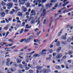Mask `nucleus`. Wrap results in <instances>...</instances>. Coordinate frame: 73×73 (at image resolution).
Segmentation results:
<instances>
[{"instance_id":"f257e3e1","label":"nucleus","mask_w":73,"mask_h":73,"mask_svg":"<svg viewBox=\"0 0 73 73\" xmlns=\"http://www.w3.org/2000/svg\"><path fill=\"white\" fill-rule=\"evenodd\" d=\"M10 58H7V62L6 63V65L7 66H9V65H11L12 64H13V62L12 61L11 62H10Z\"/></svg>"},{"instance_id":"f03ea898","label":"nucleus","mask_w":73,"mask_h":73,"mask_svg":"<svg viewBox=\"0 0 73 73\" xmlns=\"http://www.w3.org/2000/svg\"><path fill=\"white\" fill-rule=\"evenodd\" d=\"M32 39V36H31L30 38H28L27 39L25 38V42L26 43L29 42Z\"/></svg>"},{"instance_id":"7ed1b4c3","label":"nucleus","mask_w":73,"mask_h":73,"mask_svg":"<svg viewBox=\"0 0 73 73\" xmlns=\"http://www.w3.org/2000/svg\"><path fill=\"white\" fill-rule=\"evenodd\" d=\"M13 5V3H11L7 4V9H9L11 7H12Z\"/></svg>"},{"instance_id":"20e7f679","label":"nucleus","mask_w":73,"mask_h":73,"mask_svg":"<svg viewBox=\"0 0 73 73\" xmlns=\"http://www.w3.org/2000/svg\"><path fill=\"white\" fill-rule=\"evenodd\" d=\"M46 14V12L45 11V9H43L42 11V13L41 14V15H40V17H42V16L43 17L42 18V19L44 18L43 17L45 16Z\"/></svg>"},{"instance_id":"39448f33","label":"nucleus","mask_w":73,"mask_h":73,"mask_svg":"<svg viewBox=\"0 0 73 73\" xmlns=\"http://www.w3.org/2000/svg\"><path fill=\"white\" fill-rule=\"evenodd\" d=\"M62 57V54L61 53L58 54L56 57V59H60Z\"/></svg>"},{"instance_id":"423d86ee","label":"nucleus","mask_w":73,"mask_h":73,"mask_svg":"<svg viewBox=\"0 0 73 73\" xmlns=\"http://www.w3.org/2000/svg\"><path fill=\"white\" fill-rule=\"evenodd\" d=\"M28 0H21V1L20 0H19V3H21V4L23 5L25 4V1H27Z\"/></svg>"},{"instance_id":"0eeeda50","label":"nucleus","mask_w":73,"mask_h":73,"mask_svg":"<svg viewBox=\"0 0 73 73\" xmlns=\"http://www.w3.org/2000/svg\"><path fill=\"white\" fill-rule=\"evenodd\" d=\"M52 3L46 4V9H48V8H50V7H52Z\"/></svg>"},{"instance_id":"6e6552de","label":"nucleus","mask_w":73,"mask_h":73,"mask_svg":"<svg viewBox=\"0 0 73 73\" xmlns=\"http://www.w3.org/2000/svg\"><path fill=\"white\" fill-rule=\"evenodd\" d=\"M33 17H31V19L32 20L31 21V24H35V19H33Z\"/></svg>"},{"instance_id":"1a4fd4ad","label":"nucleus","mask_w":73,"mask_h":73,"mask_svg":"<svg viewBox=\"0 0 73 73\" xmlns=\"http://www.w3.org/2000/svg\"><path fill=\"white\" fill-rule=\"evenodd\" d=\"M17 62L18 64H20L21 62V60L19 58H17Z\"/></svg>"},{"instance_id":"9d476101","label":"nucleus","mask_w":73,"mask_h":73,"mask_svg":"<svg viewBox=\"0 0 73 73\" xmlns=\"http://www.w3.org/2000/svg\"><path fill=\"white\" fill-rule=\"evenodd\" d=\"M46 51H47V50H42V52L40 53V54H46L45 52H46Z\"/></svg>"},{"instance_id":"9b49d317","label":"nucleus","mask_w":73,"mask_h":73,"mask_svg":"<svg viewBox=\"0 0 73 73\" xmlns=\"http://www.w3.org/2000/svg\"><path fill=\"white\" fill-rule=\"evenodd\" d=\"M24 31V29H20L18 31V32H19L20 34H21Z\"/></svg>"},{"instance_id":"f8f14e48","label":"nucleus","mask_w":73,"mask_h":73,"mask_svg":"<svg viewBox=\"0 0 73 73\" xmlns=\"http://www.w3.org/2000/svg\"><path fill=\"white\" fill-rule=\"evenodd\" d=\"M22 8L23 10V11L25 12L27 11V9L25 7H24V6H23L22 7Z\"/></svg>"},{"instance_id":"ddd939ff","label":"nucleus","mask_w":73,"mask_h":73,"mask_svg":"<svg viewBox=\"0 0 73 73\" xmlns=\"http://www.w3.org/2000/svg\"><path fill=\"white\" fill-rule=\"evenodd\" d=\"M61 39L62 40H66V37L64 35H63L61 37Z\"/></svg>"},{"instance_id":"4468645a","label":"nucleus","mask_w":73,"mask_h":73,"mask_svg":"<svg viewBox=\"0 0 73 73\" xmlns=\"http://www.w3.org/2000/svg\"><path fill=\"white\" fill-rule=\"evenodd\" d=\"M39 20H40V17L38 18V20L36 21H35V23H38L36 25H38V24H39V23H40V21Z\"/></svg>"},{"instance_id":"2eb2a0df","label":"nucleus","mask_w":73,"mask_h":73,"mask_svg":"<svg viewBox=\"0 0 73 73\" xmlns=\"http://www.w3.org/2000/svg\"><path fill=\"white\" fill-rule=\"evenodd\" d=\"M17 15L18 16H23V15L21 12H19L17 13Z\"/></svg>"},{"instance_id":"dca6fc26","label":"nucleus","mask_w":73,"mask_h":73,"mask_svg":"<svg viewBox=\"0 0 73 73\" xmlns=\"http://www.w3.org/2000/svg\"><path fill=\"white\" fill-rule=\"evenodd\" d=\"M32 27V26H28V25L27 24L26 25V29H31V28Z\"/></svg>"},{"instance_id":"f3484780","label":"nucleus","mask_w":73,"mask_h":73,"mask_svg":"<svg viewBox=\"0 0 73 73\" xmlns=\"http://www.w3.org/2000/svg\"><path fill=\"white\" fill-rule=\"evenodd\" d=\"M31 13L33 14V15H36L35 11L34 10H32L31 11Z\"/></svg>"},{"instance_id":"a211bd4d","label":"nucleus","mask_w":73,"mask_h":73,"mask_svg":"<svg viewBox=\"0 0 73 73\" xmlns=\"http://www.w3.org/2000/svg\"><path fill=\"white\" fill-rule=\"evenodd\" d=\"M11 72H15V71H16V68L15 67H12L11 68Z\"/></svg>"},{"instance_id":"6ab92c4d","label":"nucleus","mask_w":73,"mask_h":73,"mask_svg":"<svg viewBox=\"0 0 73 73\" xmlns=\"http://www.w3.org/2000/svg\"><path fill=\"white\" fill-rule=\"evenodd\" d=\"M58 7V4L56 3L55 5L54 6V7L52 8V9H56V8Z\"/></svg>"},{"instance_id":"aec40b11","label":"nucleus","mask_w":73,"mask_h":73,"mask_svg":"<svg viewBox=\"0 0 73 73\" xmlns=\"http://www.w3.org/2000/svg\"><path fill=\"white\" fill-rule=\"evenodd\" d=\"M5 15V13L4 12H2L1 13V16L2 17H4Z\"/></svg>"},{"instance_id":"412c9836","label":"nucleus","mask_w":73,"mask_h":73,"mask_svg":"<svg viewBox=\"0 0 73 73\" xmlns=\"http://www.w3.org/2000/svg\"><path fill=\"white\" fill-rule=\"evenodd\" d=\"M1 4L3 6H5L6 5V3L4 1H2Z\"/></svg>"},{"instance_id":"4be33fe9","label":"nucleus","mask_w":73,"mask_h":73,"mask_svg":"<svg viewBox=\"0 0 73 73\" xmlns=\"http://www.w3.org/2000/svg\"><path fill=\"white\" fill-rule=\"evenodd\" d=\"M61 48L60 47H59L56 50V52H59L61 50Z\"/></svg>"},{"instance_id":"5701e85b","label":"nucleus","mask_w":73,"mask_h":73,"mask_svg":"<svg viewBox=\"0 0 73 73\" xmlns=\"http://www.w3.org/2000/svg\"><path fill=\"white\" fill-rule=\"evenodd\" d=\"M13 66L14 67H17V64L16 63L14 62L13 64Z\"/></svg>"},{"instance_id":"b1692460","label":"nucleus","mask_w":73,"mask_h":73,"mask_svg":"<svg viewBox=\"0 0 73 73\" xmlns=\"http://www.w3.org/2000/svg\"><path fill=\"white\" fill-rule=\"evenodd\" d=\"M48 18H47L46 19H45V20H44L43 23V24H45L46 23H47V21H48Z\"/></svg>"},{"instance_id":"393cba45","label":"nucleus","mask_w":73,"mask_h":73,"mask_svg":"<svg viewBox=\"0 0 73 73\" xmlns=\"http://www.w3.org/2000/svg\"><path fill=\"white\" fill-rule=\"evenodd\" d=\"M72 53H73V51H70L68 52V55H71Z\"/></svg>"},{"instance_id":"a878e982","label":"nucleus","mask_w":73,"mask_h":73,"mask_svg":"<svg viewBox=\"0 0 73 73\" xmlns=\"http://www.w3.org/2000/svg\"><path fill=\"white\" fill-rule=\"evenodd\" d=\"M48 51L50 52V53H52L53 52V50H52V49H48Z\"/></svg>"},{"instance_id":"bb28decb","label":"nucleus","mask_w":73,"mask_h":73,"mask_svg":"<svg viewBox=\"0 0 73 73\" xmlns=\"http://www.w3.org/2000/svg\"><path fill=\"white\" fill-rule=\"evenodd\" d=\"M19 67L21 69H23V65L22 64H19Z\"/></svg>"},{"instance_id":"cd10ccee","label":"nucleus","mask_w":73,"mask_h":73,"mask_svg":"<svg viewBox=\"0 0 73 73\" xmlns=\"http://www.w3.org/2000/svg\"><path fill=\"white\" fill-rule=\"evenodd\" d=\"M49 71L46 69H44V72L45 73H48Z\"/></svg>"},{"instance_id":"c85d7f7f","label":"nucleus","mask_w":73,"mask_h":73,"mask_svg":"<svg viewBox=\"0 0 73 73\" xmlns=\"http://www.w3.org/2000/svg\"><path fill=\"white\" fill-rule=\"evenodd\" d=\"M71 40H72V38H69L68 39L67 41L68 42H71Z\"/></svg>"},{"instance_id":"c756f323","label":"nucleus","mask_w":73,"mask_h":73,"mask_svg":"<svg viewBox=\"0 0 73 73\" xmlns=\"http://www.w3.org/2000/svg\"><path fill=\"white\" fill-rule=\"evenodd\" d=\"M10 26V24H8L4 28V29H5L6 28H8V27H9Z\"/></svg>"},{"instance_id":"7c9ffc66","label":"nucleus","mask_w":73,"mask_h":73,"mask_svg":"<svg viewBox=\"0 0 73 73\" xmlns=\"http://www.w3.org/2000/svg\"><path fill=\"white\" fill-rule=\"evenodd\" d=\"M40 56L38 54H34L33 56L34 57H38V56Z\"/></svg>"},{"instance_id":"2f4dec72","label":"nucleus","mask_w":73,"mask_h":73,"mask_svg":"<svg viewBox=\"0 0 73 73\" xmlns=\"http://www.w3.org/2000/svg\"><path fill=\"white\" fill-rule=\"evenodd\" d=\"M55 68L56 69H61L60 67L58 66H55Z\"/></svg>"},{"instance_id":"473e14b6","label":"nucleus","mask_w":73,"mask_h":73,"mask_svg":"<svg viewBox=\"0 0 73 73\" xmlns=\"http://www.w3.org/2000/svg\"><path fill=\"white\" fill-rule=\"evenodd\" d=\"M27 7H30V3H28L26 4Z\"/></svg>"},{"instance_id":"72a5a7b5","label":"nucleus","mask_w":73,"mask_h":73,"mask_svg":"<svg viewBox=\"0 0 73 73\" xmlns=\"http://www.w3.org/2000/svg\"><path fill=\"white\" fill-rule=\"evenodd\" d=\"M43 5L40 3H38V7H43Z\"/></svg>"},{"instance_id":"f704fd0d","label":"nucleus","mask_w":73,"mask_h":73,"mask_svg":"<svg viewBox=\"0 0 73 73\" xmlns=\"http://www.w3.org/2000/svg\"><path fill=\"white\" fill-rule=\"evenodd\" d=\"M60 42L58 41L56 43V45L57 46H60Z\"/></svg>"},{"instance_id":"c9c22d12","label":"nucleus","mask_w":73,"mask_h":73,"mask_svg":"<svg viewBox=\"0 0 73 73\" xmlns=\"http://www.w3.org/2000/svg\"><path fill=\"white\" fill-rule=\"evenodd\" d=\"M36 69H39V70L41 69V67L39 66H37L36 67Z\"/></svg>"},{"instance_id":"e433bc0d","label":"nucleus","mask_w":73,"mask_h":73,"mask_svg":"<svg viewBox=\"0 0 73 73\" xmlns=\"http://www.w3.org/2000/svg\"><path fill=\"white\" fill-rule=\"evenodd\" d=\"M57 0H51L50 1L51 3H55L56 2Z\"/></svg>"},{"instance_id":"4c0bfd02","label":"nucleus","mask_w":73,"mask_h":73,"mask_svg":"<svg viewBox=\"0 0 73 73\" xmlns=\"http://www.w3.org/2000/svg\"><path fill=\"white\" fill-rule=\"evenodd\" d=\"M25 39H22L20 40V42H23V41L25 42Z\"/></svg>"},{"instance_id":"58836bf2","label":"nucleus","mask_w":73,"mask_h":73,"mask_svg":"<svg viewBox=\"0 0 73 73\" xmlns=\"http://www.w3.org/2000/svg\"><path fill=\"white\" fill-rule=\"evenodd\" d=\"M62 44H63V45H65V44H66V41H62Z\"/></svg>"},{"instance_id":"ea45409f","label":"nucleus","mask_w":73,"mask_h":73,"mask_svg":"<svg viewBox=\"0 0 73 73\" xmlns=\"http://www.w3.org/2000/svg\"><path fill=\"white\" fill-rule=\"evenodd\" d=\"M5 23V20H3L0 22V23L1 24H2V23Z\"/></svg>"},{"instance_id":"a19ab883","label":"nucleus","mask_w":73,"mask_h":73,"mask_svg":"<svg viewBox=\"0 0 73 73\" xmlns=\"http://www.w3.org/2000/svg\"><path fill=\"white\" fill-rule=\"evenodd\" d=\"M9 41L11 42H14V39H9Z\"/></svg>"},{"instance_id":"79ce46f5","label":"nucleus","mask_w":73,"mask_h":73,"mask_svg":"<svg viewBox=\"0 0 73 73\" xmlns=\"http://www.w3.org/2000/svg\"><path fill=\"white\" fill-rule=\"evenodd\" d=\"M15 47H16V46L11 47L10 48L11 49H15Z\"/></svg>"},{"instance_id":"37998d69","label":"nucleus","mask_w":73,"mask_h":73,"mask_svg":"<svg viewBox=\"0 0 73 73\" xmlns=\"http://www.w3.org/2000/svg\"><path fill=\"white\" fill-rule=\"evenodd\" d=\"M36 1L37 3H38V4H40L41 1V0H37Z\"/></svg>"},{"instance_id":"c03bdc74","label":"nucleus","mask_w":73,"mask_h":73,"mask_svg":"<svg viewBox=\"0 0 73 73\" xmlns=\"http://www.w3.org/2000/svg\"><path fill=\"white\" fill-rule=\"evenodd\" d=\"M29 72L30 73H33V71L32 70H30L29 71Z\"/></svg>"},{"instance_id":"a18cd8bd","label":"nucleus","mask_w":73,"mask_h":73,"mask_svg":"<svg viewBox=\"0 0 73 73\" xmlns=\"http://www.w3.org/2000/svg\"><path fill=\"white\" fill-rule=\"evenodd\" d=\"M9 32H7L6 33V35L5 36V37H7V36L8 35V34H9Z\"/></svg>"},{"instance_id":"49530a36","label":"nucleus","mask_w":73,"mask_h":73,"mask_svg":"<svg viewBox=\"0 0 73 73\" xmlns=\"http://www.w3.org/2000/svg\"><path fill=\"white\" fill-rule=\"evenodd\" d=\"M61 33H62V31H60V32H59L58 33V37H59V36H60L61 35Z\"/></svg>"},{"instance_id":"de8ad7c7","label":"nucleus","mask_w":73,"mask_h":73,"mask_svg":"<svg viewBox=\"0 0 73 73\" xmlns=\"http://www.w3.org/2000/svg\"><path fill=\"white\" fill-rule=\"evenodd\" d=\"M62 58L63 60H65V58H66V56H63L62 57Z\"/></svg>"},{"instance_id":"09e8293b","label":"nucleus","mask_w":73,"mask_h":73,"mask_svg":"<svg viewBox=\"0 0 73 73\" xmlns=\"http://www.w3.org/2000/svg\"><path fill=\"white\" fill-rule=\"evenodd\" d=\"M53 56V57H55L56 55V53H53L52 54Z\"/></svg>"},{"instance_id":"8fccbe9b","label":"nucleus","mask_w":73,"mask_h":73,"mask_svg":"<svg viewBox=\"0 0 73 73\" xmlns=\"http://www.w3.org/2000/svg\"><path fill=\"white\" fill-rule=\"evenodd\" d=\"M46 60H51V58L50 57L47 58H46Z\"/></svg>"},{"instance_id":"3c124183","label":"nucleus","mask_w":73,"mask_h":73,"mask_svg":"<svg viewBox=\"0 0 73 73\" xmlns=\"http://www.w3.org/2000/svg\"><path fill=\"white\" fill-rule=\"evenodd\" d=\"M13 1L14 3H17V0H13Z\"/></svg>"},{"instance_id":"603ef678","label":"nucleus","mask_w":73,"mask_h":73,"mask_svg":"<svg viewBox=\"0 0 73 73\" xmlns=\"http://www.w3.org/2000/svg\"><path fill=\"white\" fill-rule=\"evenodd\" d=\"M31 19H32V17H30L28 18L27 20H28V21H30L31 20Z\"/></svg>"},{"instance_id":"864d4df0","label":"nucleus","mask_w":73,"mask_h":73,"mask_svg":"<svg viewBox=\"0 0 73 73\" xmlns=\"http://www.w3.org/2000/svg\"><path fill=\"white\" fill-rule=\"evenodd\" d=\"M70 28V25H68L66 26V28Z\"/></svg>"},{"instance_id":"5fc2aeb1","label":"nucleus","mask_w":73,"mask_h":73,"mask_svg":"<svg viewBox=\"0 0 73 73\" xmlns=\"http://www.w3.org/2000/svg\"><path fill=\"white\" fill-rule=\"evenodd\" d=\"M29 67H27L25 68V69L26 70H29Z\"/></svg>"},{"instance_id":"6e6d98bb","label":"nucleus","mask_w":73,"mask_h":73,"mask_svg":"<svg viewBox=\"0 0 73 73\" xmlns=\"http://www.w3.org/2000/svg\"><path fill=\"white\" fill-rule=\"evenodd\" d=\"M41 32V31H39V32H38L36 34L37 36H38V35H39V34Z\"/></svg>"},{"instance_id":"4d7b16f0","label":"nucleus","mask_w":73,"mask_h":73,"mask_svg":"<svg viewBox=\"0 0 73 73\" xmlns=\"http://www.w3.org/2000/svg\"><path fill=\"white\" fill-rule=\"evenodd\" d=\"M8 12H9V10H5V12L6 13H8Z\"/></svg>"},{"instance_id":"13d9d810","label":"nucleus","mask_w":73,"mask_h":73,"mask_svg":"<svg viewBox=\"0 0 73 73\" xmlns=\"http://www.w3.org/2000/svg\"><path fill=\"white\" fill-rule=\"evenodd\" d=\"M36 41L37 42H40L41 41V39H36Z\"/></svg>"},{"instance_id":"bf43d9fd","label":"nucleus","mask_w":73,"mask_h":73,"mask_svg":"<svg viewBox=\"0 0 73 73\" xmlns=\"http://www.w3.org/2000/svg\"><path fill=\"white\" fill-rule=\"evenodd\" d=\"M68 62L69 63H71L72 62V60H68Z\"/></svg>"},{"instance_id":"052dcab7","label":"nucleus","mask_w":73,"mask_h":73,"mask_svg":"<svg viewBox=\"0 0 73 73\" xmlns=\"http://www.w3.org/2000/svg\"><path fill=\"white\" fill-rule=\"evenodd\" d=\"M61 66L62 68H65V66H64V65H61Z\"/></svg>"},{"instance_id":"680f3d73","label":"nucleus","mask_w":73,"mask_h":73,"mask_svg":"<svg viewBox=\"0 0 73 73\" xmlns=\"http://www.w3.org/2000/svg\"><path fill=\"white\" fill-rule=\"evenodd\" d=\"M26 61L27 62H29V60L28 59V58H26Z\"/></svg>"},{"instance_id":"e2e57ef3","label":"nucleus","mask_w":73,"mask_h":73,"mask_svg":"<svg viewBox=\"0 0 73 73\" xmlns=\"http://www.w3.org/2000/svg\"><path fill=\"white\" fill-rule=\"evenodd\" d=\"M17 23H21V21L20 20H18L17 21Z\"/></svg>"},{"instance_id":"0e129e2a","label":"nucleus","mask_w":73,"mask_h":73,"mask_svg":"<svg viewBox=\"0 0 73 73\" xmlns=\"http://www.w3.org/2000/svg\"><path fill=\"white\" fill-rule=\"evenodd\" d=\"M46 1L45 0H42V3H44V2H45Z\"/></svg>"},{"instance_id":"69168bd1","label":"nucleus","mask_w":73,"mask_h":73,"mask_svg":"<svg viewBox=\"0 0 73 73\" xmlns=\"http://www.w3.org/2000/svg\"><path fill=\"white\" fill-rule=\"evenodd\" d=\"M28 66L27 65V63H25L24 64V66L25 67H27Z\"/></svg>"},{"instance_id":"338daca9","label":"nucleus","mask_w":73,"mask_h":73,"mask_svg":"<svg viewBox=\"0 0 73 73\" xmlns=\"http://www.w3.org/2000/svg\"><path fill=\"white\" fill-rule=\"evenodd\" d=\"M36 73H39V69H37L36 71Z\"/></svg>"},{"instance_id":"774afa93","label":"nucleus","mask_w":73,"mask_h":73,"mask_svg":"<svg viewBox=\"0 0 73 73\" xmlns=\"http://www.w3.org/2000/svg\"><path fill=\"white\" fill-rule=\"evenodd\" d=\"M9 21H11L12 20V18H9L8 19Z\"/></svg>"}]
</instances>
